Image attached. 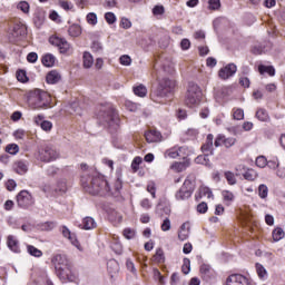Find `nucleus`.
<instances>
[{
  "instance_id": "680f3d73",
  "label": "nucleus",
  "mask_w": 285,
  "mask_h": 285,
  "mask_svg": "<svg viewBox=\"0 0 285 285\" xmlns=\"http://www.w3.org/2000/svg\"><path fill=\"white\" fill-rule=\"evenodd\" d=\"M147 191H149L151 197L155 199L156 193H157V188L155 187V183H149L147 185Z\"/></svg>"
},
{
  "instance_id": "c756f323",
  "label": "nucleus",
  "mask_w": 285,
  "mask_h": 285,
  "mask_svg": "<svg viewBox=\"0 0 285 285\" xmlns=\"http://www.w3.org/2000/svg\"><path fill=\"white\" fill-rule=\"evenodd\" d=\"M27 253H29L31 257H43V252L32 245H27Z\"/></svg>"
},
{
  "instance_id": "0e129e2a",
  "label": "nucleus",
  "mask_w": 285,
  "mask_h": 285,
  "mask_svg": "<svg viewBox=\"0 0 285 285\" xmlns=\"http://www.w3.org/2000/svg\"><path fill=\"white\" fill-rule=\"evenodd\" d=\"M154 277L158 279L159 284H165L164 276L161 275V272H159V269L154 268Z\"/></svg>"
},
{
  "instance_id": "aec40b11",
  "label": "nucleus",
  "mask_w": 285,
  "mask_h": 285,
  "mask_svg": "<svg viewBox=\"0 0 285 285\" xmlns=\"http://www.w3.org/2000/svg\"><path fill=\"white\" fill-rule=\"evenodd\" d=\"M82 228L85 230H92V228H97V222L92 217H85L82 219Z\"/></svg>"
},
{
  "instance_id": "ea45409f",
  "label": "nucleus",
  "mask_w": 285,
  "mask_h": 285,
  "mask_svg": "<svg viewBox=\"0 0 285 285\" xmlns=\"http://www.w3.org/2000/svg\"><path fill=\"white\" fill-rule=\"evenodd\" d=\"M225 179L229 186H235V184H237V178H235V174L232 171H225Z\"/></svg>"
},
{
  "instance_id": "dca6fc26",
  "label": "nucleus",
  "mask_w": 285,
  "mask_h": 285,
  "mask_svg": "<svg viewBox=\"0 0 285 285\" xmlns=\"http://www.w3.org/2000/svg\"><path fill=\"white\" fill-rule=\"evenodd\" d=\"M145 139L148 144H157V141H161V132L151 129L145 132Z\"/></svg>"
},
{
  "instance_id": "bf43d9fd",
  "label": "nucleus",
  "mask_w": 285,
  "mask_h": 285,
  "mask_svg": "<svg viewBox=\"0 0 285 285\" xmlns=\"http://www.w3.org/2000/svg\"><path fill=\"white\" fill-rule=\"evenodd\" d=\"M140 206L141 208H144L145 210H150V208H153V204L150 203V200L148 198H144L140 202Z\"/></svg>"
},
{
  "instance_id": "5fc2aeb1",
  "label": "nucleus",
  "mask_w": 285,
  "mask_h": 285,
  "mask_svg": "<svg viewBox=\"0 0 285 285\" xmlns=\"http://www.w3.org/2000/svg\"><path fill=\"white\" fill-rule=\"evenodd\" d=\"M105 19H106L107 23H109V24H112V23H115V21H117V17L112 12H107L105 14Z\"/></svg>"
},
{
  "instance_id": "774afa93",
  "label": "nucleus",
  "mask_w": 285,
  "mask_h": 285,
  "mask_svg": "<svg viewBox=\"0 0 285 285\" xmlns=\"http://www.w3.org/2000/svg\"><path fill=\"white\" fill-rule=\"evenodd\" d=\"M37 59H39V56L37 55V52H30L27 56V61H29V63H36Z\"/></svg>"
},
{
  "instance_id": "37998d69",
  "label": "nucleus",
  "mask_w": 285,
  "mask_h": 285,
  "mask_svg": "<svg viewBox=\"0 0 285 285\" xmlns=\"http://www.w3.org/2000/svg\"><path fill=\"white\" fill-rule=\"evenodd\" d=\"M267 164H268V160L266 159V157H264V156H258V157L256 158V166H257L258 168H266Z\"/></svg>"
},
{
  "instance_id": "f704fd0d",
  "label": "nucleus",
  "mask_w": 285,
  "mask_h": 285,
  "mask_svg": "<svg viewBox=\"0 0 285 285\" xmlns=\"http://www.w3.org/2000/svg\"><path fill=\"white\" fill-rule=\"evenodd\" d=\"M258 174L255 171V169H247L244 174V179H247V181H255L257 179Z\"/></svg>"
},
{
  "instance_id": "09e8293b",
  "label": "nucleus",
  "mask_w": 285,
  "mask_h": 285,
  "mask_svg": "<svg viewBox=\"0 0 285 285\" xmlns=\"http://www.w3.org/2000/svg\"><path fill=\"white\" fill-rule=\"evenodd\" d=\"M122 235L126 239H134L135 238V230L131 228H125Z\"/></svg>"
},
{
  "instance_id": "a211bd4d",
  "label": "nucleus",
  "mask_w": 285,
  "mask_h": 285,
  "mask_svg": "<svg viewBox=\"0 0 285 285\" xmlns=\"http://www.w3.org/2000/svg\"><path fill=\"white\" fill-rule=\"evenodd\" d=\"M8 247L13 253H20L21 249L19 248V240H17V237L9 235L7 239Z\"/></svg>"
},
{
  "instance_id": "393cba45",
  "label": "nucleus",
  "mask_w": 285,
  "mask_h": 285,
  "mask_svg": "<svg viewBox=\"0 0 285 285\" xmlns=\"http://www.w3.org/2000/svg\"><path fill=\"white\" fill-rule=\"evenodd\" d=\"M188 166H190L188 164V161H183V163H174L170 168L171 170H175V173H184V170H186V168H188Z\"/></svg>"
},
{
  "instance_id": "a878e982",
  "label": "nucleus",
  "mask_w": 285,
  "mask_h": 285,
  "mask_svg": "<svg viewBox=\"0 0 285 285\" xmlns=\"http://www.w3.org/2000/svg\"><path fill=\"white\" fill-rule=\"evenodd\" d=\"M222 195H223V199H224L226 206H230V204H233V202H235V194H233V191L223 190Z\"/></svg>"
},
{
  "instance_id": "412c9836",
  "label": "nucleus",
  "mask_w": 285,
  "mask_h": 285,
  "mask_svg": "<svg viewBox=\"0 0 285 285\" xmlns=\"http://www.w3.org/2000/svg\"><path fill=\"white\" fill-rule=\"evenodd\" d=\"M23 35H26V27H23V24H16L11 32L12 38L19 39V37H23Z\"/></svg>"
},
{
  "instance_id": "864d4df0",
  "label": "nucleus",
  "mask_w": 285,
  "mask_h": 285,
  "mask_svg": "<svg viewBox=\"0 0 285 285\" xmlns=\"http://www.w3.org/2000/svg\"><path fill=\"white\" fill-rule=\"evenodd\" d=\"M233 116L237 121H242V119H244V109H234Z\"/></svg>"
},
{
  "instance_id": "58836bf2",
  "label": "nucleus",
  "mask_w": 285,
  "mask_h": 285,
  "mask_svg": "<svg viewBox=\"0 0 285 285\" xmlns=\"http://www.w3.org/2000/svg\"><path fill=\"white\" fill-rule=\"evenodd\" d=\"M256 272L261 279H264V277H266V275H268L264 265H262L259 263H256Z\"/></svg>"
},
{
  "instance_id": "6ab92c4d",
  "label": "nucleus",
  "mask_w": 285,
  "mask_h": 285,
  "mask_svg": "<svg viewBox=\"0 0 285 285\" xmlns=\"http://www.w3.org/2000/svg\"><path fill=\"white\" fill-rule=\"evenodd\" d=\"M14 170L18 173V175H26V173H28V163L23 160L16 161Z\"/></svg>"
},
{
  "instance_id": "f257e3e1",
  "label": "nucleus",
  "mask_w": 285,
  "mask_h": 285,
  "mask_svg": "<svg viewBox=\"0 0 285 285\" xmlns=\"http://www.w3.org/2000/svg\"><path fill=\"white\" fill-rule=\"evenodd\" d=\"M81 183L89 195H117V193L122 188V183L119 178H117L114 186L110 187L108 180L98 173H94L89 181L82 177Z\"/></svg>"
},
{
  "instance_id": "e2e57ef3",
  "label": "nucleus",
  "mask_w": 285,
  "mask_h": 285,
  "mask_svg": "<svg viewBox=\"0 0 285 285\" xmlns=\"http://www.w3.org/2000/svg\"><path fill=\"white\" fill-rule=\"evenodd\" d=\"M91 50L92 52H101V50H104V47H101V42L94 41L91 45Z\"/></svg>"
},
{
  "instance_id": "338daca9",
  "label": "nucleus",
  "mask_w": 285,
  "mask_h": 285,
  "mask_svg": "<svg viewBox=\"0 0 285 285\" xmlns=\"http://www.w3.org/2000/svg\"><path fill=\"white\" fill-rule=\"evenodd\" d=\"M33 21H35V24H36L38 28H40V26L43 24L45 17H43V16L36 14L35 18H33Z\"/></svg>"
},
{
  "instance_id": "13d9d810",
  "label": "nucleus",
  "mask_w": 285,
  "mask_h": 285,
  "mask_svg": "<svg viewBox=\"0 0 285 285\" xmlns=\"http://www.w3.org/2000/svg\"><path fill=\"white\" fill-rule=\"evenodd\" d=\"M17 79L18 81H21V83H26V81H28V76H26V71L23 70L18 71Z\"/></svg>"
},
{
  "instance_id": "7c9ffc66",
  "label": "nucleus",
  "mask_w": 285,
  "mask_h": 285,
  "mask_svg": "<svg viewBox=\"0 0 285 285\" xmlns=\"http://www.w3.org/2000/svg\"><path fill=\"white\" fill-rule=\"evenodd\" d=\"M154 262L156 264H164L166 262V256L164 255V249L158 248L154 255Z\"/></svg>"
},
{
  "instance_id": "f8f14e48",
  "label": "nucleus",
  "mask_w": 285,
  "mask_h": 285,
  "mask_svg": "<svg viewBox=\"0 0 285 285\" xmlns=\"http://www.w3.org/2000/svg\"><path fill=\"white\" fill-rule=\"evenodd\" d=\"M61 234L63 237H66V239H69V242H71L72 246H76V248H78V250H83V248H81V245L79 244V240H77V236L75 234H72V232H70V229L68 227L62 226Z\"/></svg>"
},
{
  "instance_id": "4468645a",
  "label": "nucleus",
  "mask_w": 285,
  "mask_h": 285,
  "mask_svg": "<svg viewBox=\"0 0 285 285\" xmlns=\"http://www.w3.org/2000/svg\"><path fill=\"white\" fill-rule=\"evenodd\" d=\"M52 264L55 265L56 271L70 266L68 258L61 254H58L52 258Z\"/></svg>"
},
{
  "instance_id": "c85d7f7f",
  "label": "nucleus",
  "mask_w": 285,
  "mask_h": 285,
  "mask_svg": "<svg viewBox=\"0 0 285 285\" xmlns=\"http://www.w3.org/2000/svg\"><path fill=\"white\" fill-rule=\"evenodd\" d=\"M195 164H202L203 166H207L210 168L213 164H210V159H208V155H200L195 158Z\"/></svg>"
},
{
  "instance_id": "cd10ccee",
  "label": "nucleus",
  "mask_w": 285,
  "mask_h": 285,
  "mask_svg": "<svg viewBox=\"0 0 285 285\" xmlns=\"http://www.w3.org/2000/svg\"><path fill=\"white\" fill-rule=\"evenodd\" d=\"M57 59L52 56V53H47L42 57V63L47 67V68H52V66H55V61Z\"/></svg>"
},
{
  "instance_id": "e433bc0d",
  "label": "nucleus",
  "mask_w": 285,
  "mask_h": 285,
  "mask_svg": "<svg viewBox=\"0 0 285 285\" xmlns=\"http://www.w3.org/2000/svg\"><path fill=\"white\" fill-rule=\"evenodd\" d=\"M284 237H285V233H284V229H282L281 227H277L273 230L274 242H279L281 239H284Z\"/></svg>"
},
{
  "instance_id": "72a5a7b5",
  "label": "nucleus",
  "mask_w": 285,
  "mask_h": 285,
  "mask_svg": "<svg viewBox=\"0 0 285 285\" xmlns=\"http://www.w3.org/2000/svg\"><path fill=\"white\" fill-rule=\"evenodd\" d=\"M69 36L70 37H80L81 35V26L79 24H72L68 29Z\"/></svg>"
},
{
  "instance_id": "1a4fd4ad",
  "label": "nucleus",
  "mask_w": 285,
  "mask_h": 285,
  "mask_svg": "<svg viewBox=\"0 0 285 285\" xmlns=\"http://www.w3.org/2000/svg\"><path fill=\"white\" fill-rule=\"evenodd\" d=\"M236 72L237 66L235 63H228L227 66L218 70V77L219 79H223V81H226V79H230V77H234Z\"/></svg>"
},
{
  "instance_id": "4c0bfd02",
  "label": "nucleus",
  "mask_w": 285,
  "mask_h": 285,
  "mask_svg": "<svg viewBox=\"0 0 285 285\" xmlns=\"http://www.w3.org/2000/svg\"><path fill=\"white\" fill-rule=\"evenodd\" d=\"M258 197L266 199L268 197V186L262 184L258 186Z\"/></svg>"
},
{
  "instance_id": "49530a36",
  "label": "nucleus",
  "mask_w": 285,
  "mask_h": 285,
  "mask_svg": "<svg viewBox=\"0 0 285 285\" xmlns=\"http://www.w3.org/2000/svg\"><path fill=\"white\" fill-rule=\"evenodd\" d=\"M267 166L272 170H275V169L279 168V159L277 157H275L274 159L267 161Z\"/></svg>"
},
{
  "instance_id": "a18cd8bd",
  "label": "nucleus",
  "mask_w": 285,
  "mask_h": 285,
  "mask_svg": "<svg viewBox=\"0 0 285 285\" xmlns=\"http://www.w3.org/2000/svg\"><path fill=\"white\" fill-rule=\"evenodd\" d=\"M119 61L121 66H130V63H132V58L128 55H124L119 58Z\"/></svg>"
},
{
  "instance_id": "f03ea898",
  "label": "nucleus",
  "mask_w": 285,
  "mask_h": 285,
  "mask_svg": "<svg viewBox=\"0 0 285 285\" xmlns=\"http://www.w3.org/2000/svg\"><path fill=\"white\" fill-rule=\"evenodd\" d=\"M173 90H175V81L165 78L159 82V86L156 90H154L150 95L151 101L155 104H161L163 106H166V104H169L171 98L170 95H173Z\"/></svg>"
},
{
  "instance_id": "052dcab7",
  "label": "nucleus",
  "mask_w": 285,
  "mask_h": 285,
  "mask_svg": "<svg viewBox=\"0 0 285 285\" xmlns=\"http://www.w3.org/2000/svg\"><path fill=\"white\" fill-rule=\"evenodd\" d=\"M188 198H190V196H186V190L185 189H179L176 193V199H178V200H184V199H188Z\"/></svg>"
},
{
  "instance_id": "bb28decb",
  "label": "nucleus",
  "mask_w": 285,
  "mask_h": 285,
  "mask_svg": "<svg viewBox=\"0 0 285 285\" xmlns=\"http://www.w3.org/2000/svg\"><path fill=\"white\" fill-rule=\"evenodd\" d=\"M198 197L199 199H210L213 197V191L208 187H200Z\"/></svg>"
},
{
  "instance_id": "3c124183",
  "label": "nucleus",
  "mask_w": 285,
  "mask_h": 285,
  "mask_svg": "<svg viewBox=\"0 0 285 285\" xmlns=\"http://www.w3.org/2000/svg\"><path fill=\"white\" fill-rule=\"evenodd\" d=\"M59 6L60 8H62V10H72L73 6L72 2L66 1V0H60L59 1Z\"/></svg>"
},
{
  "instance_id": "6e6d98bb",
  "label": "nucleus",
  "mask_w": 285,
  "mask_h": 285,
  "mask_svg": "<svg viewBox=\"0 0 285 285\" xmlns=\"http://www.w3.org/2000/svg\"><path fill=\"white\" fill-rule=\"evenodd\" d=\"M160 228L164 233H167V230H170L171 228L170 218H165Z\"/></svg>"
},
{
  "instance_id": "8fccbe9b",
  "label": "nucleus",
  "mask_w": 285,
  "mask_h": 285,
  "mask_svg": "<svg viewBox=\"0 0 285 285\" xmlns=\"http://www.w3.org/2000/svg\"><path fill=\"white\" fill-rule=\"evenodd\" d=\"M87 23H89L90 26H97V13H88Z\"/></svg>"
},
{
  "instance_id": "4be33fe9",
  "label": "nucleus",
  "mask_w": 285,
  "mask_h": 285,
  "mask_svg": "<svg viewBox=\"0 0 285 285\" xmlns=\"http://www.w3.org/2000/svg\"><path fill=\"white\" fill-rule=\"evenodd\" d=\"M213 134H209L206 138V142L202 146L203 153H210L213 155Z\"/></svg>"
},
{
  "instance_id": "603ef678",
  "label": "nucleus",
  "mask_w": 285,
  "mask_h": 285,
  "mask_svg": "<svg viewBox=\"0 0 285 285\" xmlns=\"http://www.w3.org/2000/svg\"><path fill=\"white\" fill-rule=\"evenodd\" d=\"M140 164H141V157L134 158V160L131 163V168H132L134 173H137L139 170Z\"/></svg>"
},
{
  "instance_id": "c03bdc74",
  "label": "nucleus",
  "mask_w": 285,
  "mask_h": 285,
  "mask_svg": "<svg viewBox=\"0 0 285 285\" xmlns=\"http://www.w3.org/2000/svg\"><path fill=\"white\" fill-rule=\"evenodd\" d=\"M208 8H209V10H219V8H222V1L220 0H209Z\"/></svg>"
},
{
  "instance_id": "20e7f679",
  "label": "nucleus",
  "mask_w": 285,
  "mask_h": 285,
  "mask_svg": "<svg viewBox=\"0 0 285 285\" xmlns=\"http://www.w3.org/2000/svg\"><path fill=\"white\" fill-rule=\"evenodd\" d=\"M202 88L197 83L189 82L187 87V92L185 96V104L188 108H197L202 104Z\"/></svg>"
},
{
  "instance_id": "473e14b6",
  "label": "nucleus",
  "mask_w": 285,
  "mask_h": 285,
  "mask_svg": "<svg viewBox=\"0 0 285 285\" xmlns=\"http://www.w3.org/2000/svg\"><path fill=\"white\" fill-rule=\"evenodd\" d=\"M134 95L137 97H146V95H148V89H146V86L139 85L134 87Z\"/></svg>"
},
{
  "instance_id": "9d476101",
  "label": "nucleus",
  "mask_w": 285,
  "mask_h": 285,
  "mask_svg": "<svg viewBox=\"0 0 285 285\" xmlns=\"http://www.w3.org/2000/svg\"><path fill=\"white\" fill-rule=\"evenodd\" d=\"M225 285H250V281L242 274H232L227 277Z\"/></svg>"
},
{
  "instance_id": "7ed1b4c3",
  "label": "nucleus",
  "mask_w": 285,
  "mask_h": 285,
  "mask_svg": "<svg viewBox=\"0 0 285 285\" xmlns=\"http://www.w3.org/2000/svg\"><path fill=\"white\" fill-rule=\"evenodd\" d=\"M28 99L33 108H48L52 100V96L45 90L35 89L28 94Z\"/></svg>"
},
{
  "instance_id": "423d86ee",
  "label": "nucleus",
  "mask_w": 285,
  "mask_h": 285,
  "mask_svg": "<svg viewBox=\"0 0 285 285\" xmlns=\"http://www.w3.org/2000/svg\"><path fill=\"white\" fill-rule=\"evenodd\" d=\"M17 204L19 208H29V206L35 204V198H32V195L28 190H21L17 195Z\"/></svg>"
},
{
  "instance_id": "a19ab883",
  "label": "nucleus",
  "mask_w": 285,
  "mask_h": 285,
  "mask_svg": "<svg viewBox=\"0 0 285 285\" xmlns=\"http://www.w3.org/2000/svg\"><path fill=\"white\" fill-rule=\"evenodd\" d=\"M17 8L18 10H21V12H24V14H28V12H30V4L27 1H20Z\"/></svg>"
},
{
  "instance_id": "4d7b16f0",
  "label": "nucleus",
  "mask_w": 285,
  "mask_h": 285,
  "mask_svg": "<svg viewBox=\"0 0 285 285\" xmlns=\"http://www.w3.org/2000/svg\"><path fill=\"white\" fill-rule=\"evenodd\" d=\"M40 127L46 131L49 132V130H52V122L48 120H43L40 122Z\"/></svg>"
},
{
  "instance_id": "0eeeda50",
  "label": "nucleus",
  "mask_w": 285,
  "mask_h": 285,
  "mask_svg": "<svg viewBox=\"0 0 285 285\" xmlns=\"http://www.w3.org/2000/svg\"><path fill=\"white\" fill-rule=\"evenodd\" d=\"M56 275L63 284L68 282H75V274H72L71 265H67V267L56 269Z\"/></svg>"
},
{
  "instance_id": "6e6552de",
  "label": "nucleus",
  "mask_w": 285,
  "mask_h": 285,
  "mask_svg": "<svg viewBox=\"0 0 285 285\" xmlns=\"http://www.w3.org/2000/svg\"><path fill=\"white\" fill-rule=\"evenodd\" d=\"M49 43L51 46H56L62 55H66L68 50H70V43L63 38H59V36H52L49 38Z\"/></svg>"
},
{
  "instance_id": "79ce46f5",
  "label": "nucleus",
  "mask_w": 285,
  "mask_h": 285,
  "mask_svg": "<svg viewBox=\"0 0 285 285\" xmlns=\"http://www.w3.org/2000/svg\"><path fill=\"white\" fill-rule=\"evenodd\" d=\"M6 151L9 153V155H17V153H19V145L10 144L6 147Z\"/></svg>"
},
{
  "instance_id": "39448f33",
  "label": "nucleus",
  "mask_w": 285,
  "mask_h": 285,
  "mask_svg": "<svg viewBox=\"0 0 285 285\" xmlns=\"http://www.w3.org/2000/svg\"><path fill=\"white\" fill-rule=\"evenodd\" d=\"M59 158V153L52 147H45L38 150V159L40 161H55V159Z\"/></svg>"
},
{
  "instance_id": "c9c22d12",
  "label": "nucleus",
  "mask_w": 285,
  "mask_h": 285,
  "mask_svg": "<svg viewBox=\"0 0 285 285\" xmlns=\"http://www.w3.org/2000/svg\"><path fill=\"white\" fill-rule=\"evenodd\" d=\"M111 248L117 255H121V253H124V247L121 246V243H119V240L115 237L111 243Z\"/></svg>"
},
{
  "instance_id": "2eb2a0df",
  "label": "nucleus",
  "mask_w": 285,
  "mask_h": 285,
  "mask_svg": "<svg viewBox=\"0 0 285 285\" xmlns=\"http://www.w3.org/2000/svg\"><path fill=\"white\" fill-rule=\"evenodd\" d=\"M180 189L186 190L185 197H190L193 195V190H195L194 177L187 176Z\"/></svg>"
},
{
  "instance_id": "9b49d317",
  "label": "nucleus",
  "mask_w": 285,
  "mask_h": 285,
  "mask_svg": "<svg viewBox=\"0 0 285 285\" xmlns=\"http://www.w3.org/2000/svg\"><path fill=\"white\" fill-rule=\"evenodd\" d=\"M237 139L235 137H226L224 135H218L214 146L219 148V146H225V148H233V145L236 144Z\"/></svg>"
},
{
  "instance_id": "2f4dec72",
  "label": "nucleus",
  "mask_w": 285,
  "mask_h": 285,
  "mask_svg": "<svg viewBox=\"0 0 285 285\" xmlns=\"http://www.w3.org/2000/svg\"><path fill=\"white\" fill-rule=\"evenodd\" d=\"M256 119L258 121H269L271 117L268 116V111H266V109H258L256 111Z\"/></svg>"
},
{
  "instance_id": "de8ad7c7",
  "label": "nucleus",
  "mask_w": 285,
  "mask_h": 285,
  "mask_svg": "<svg viewBox=\"0 0 285 285\" xmlns=\"http://www.w3.org/2000/svg\"><path fill=\"white\" fill-rule=\"evenodd\" d=\"M181 272L184 273V275H188L190 273V259H188V258L184 259V265L181 267Z\"/></svg>"
},
{
  "instance_id": "5701e85b",
  "label": "nucleus",
  "mask_w": 285,
  "mask_h": 285,
  "mask_svg": "<svg viewBox=\"0 0 285 285\" xmlns=\"http://www.w3.org/2000/svg\"><path fill=\"white\" fill-rule=\"evenodd\" d=\"M82 59H83L85 68H92V65L95 63V59L92 58L91 52L85 51Z\"/></svg>"
},
{
  "instance_id": "ddd939ff",
  "label": "nucleus",
  "mask_w": 285,
  "mask_h": 285,
  "mask_svg": "<svg viewBox=\"0 0 285 285\" xmlns=\"http://www.w3.org/2000/svg\"><path fill=\"white\" fill-rule=\"evenodd\" d=\"M186 150H187L186 147H180V148L173 147L165 151V158L177 159V157H185L184 155H186Z\"/></svg>"
},
{
  "instance_id": "f3484780",
  "label": "nucleus",
  "mask_w": 285,
  "mask_h": 285,
  "mask_svg": "<svg viewBox=\"0 0 285 285\" xmlns=\"http://www.w3.org/2000/svg\"><path fill=\"white\" fill-rule=\"evenodd\" d=\"M46 81L51 85L59 83L61 81V73L57 70H51L47 73Z\"/></svg>"
},
{
  "instance_id": "b1692460",
  "label": "nucleus",
  "mask_w": 285,
  "mask_h": 285,
  "mask_svg": "<svg viewBox=\"0 0 285 285\" xmlns=\"http://www.w3.org/2000/svg\"><path fill=\"white\" fill-rule=\"evenodd\" d=\"M258 72L261 75L267 73L269 77H275V67L261 65L258 66Z\"/></svg>"
},
{
  "instance_id": "69168bd1",
  "label": "nucleus",
  "mask_w": 285,
  "mask_h": 285,
  "mask_svg": "<svg viewBox=\"0 0 285 285\" xmlns=\"http://www.w3.org/2000/svg\"><path fill=\"white\" fill-rule=\"evenodd\" d=\"M190 235V232L188 230H180L178 232V239H180V242H186V238Z\"/></svg>"
}]
</instances>
